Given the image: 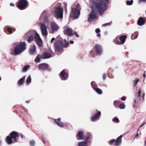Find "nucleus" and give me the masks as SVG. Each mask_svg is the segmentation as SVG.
<instances>
[{"label": "nucleus", "instance_id": "f257e3e1", "mask_svg": "<svg viewBox=\"0 0 146 146\" xmlns=\"http://www.w3.org/2000/svg\"><path fill=\"white\" fill-rule=\"evenodd\" d=\"M108 0H92L91 4L95 10L91 11L88 15V21L90 22L98 18V12L102 15L107 8Z\"/></svg>", "mask_w": 146, "mask_h": 146}, {"label": "nucleus", "instance_id": "f03ea898", "mask_svg": "<svg viewBox=\"0 0 146 146\" xmlns=\"http://www.w3.org/2000/svg\"><path fill=\"white\" fill-rule=\"evenodd\" d=\"M19 136L18 132L14 131H13L9 134V136L6 137L5 139V141L9 144L15 143L17 141V138Z\"/></svg>", "mask_w": 146, "mask_h": 146}, {"label": "nucleus", "instance_id": "7ed1b4c3", "mask_svg": "<svg viewBox=\"0 0 146 146\" xmlns=\"http://www.w3.org/2000/svg\"><path fill=\"white\" fill-rule=\"evenodd\" d=\"M54 15L57 19L62 18L63 17V9L61 7L60 3L56 5L54 9Z\"/></svg>", "mask_w": 146, "mask_h": 146}, {"label": "nucleus", "instance_id": "20e7f679", "mask_svg": "<svg viewBox=\"0 0 146 146\" xmlns=\"http://www.w3.org/2000/svg\"><path fill=\"white\" fill-rule=\"evenodd\" d=\"M37 34V32L35 31L31 30L25 34V36L26 38H28L27 42H30L34 40Z\"/></svg>", "mask_w": 146, "mask_h": 146}, {"label": "nucleus", "instance_id": "39448f33", "mask_svg": "<svg viewBox=\"0 0 146 146\" xmlns=\"http://www.w3.org/2000/svg\"><path fill=\"white\" fill-rule=\"evenodd\" d=\"M80 7L79 5H77V8H72L70 16L73 18V19H76L79 17L80 15Z\"/></svg>", "mask_w": 146, "mask_h": 146}, {"label": "nucleus", "instance_id": "423d86ee", "mask_svg": "<svg viewBox=\"0 0 146 146\" xmlns=\"http://www.w3.org/2000/svg\"><path fill=\"white\" fill-rule=\"evenodd\" d=\"M28 2L27 0H20L18 3L17 7L20 10L26 9L28 7Z\"/></svg>", "mask_w": 146, "mask_h": 146}, {"label": "nucleus", "instance_id": "0eeeda50", "mask_svg": "<svg viewBox=\"0 0 146 146\" xmlns=\"http://www.w3.org/2000/svg\"><path fill=\"white\" fill-rule=\"evenodd\" d=\"M25 46H15L14 49V53L12 55H16L21 53L26 49Z\"/></svg>", "mask_w": 146, "mask_h": 146}, {"label": "nucleus", "instance_id": "6e6552de", "mask_svg": "<svg viewBox=\"0 0 146 146\" xmlns=\"http://www.w3.org/2000/svg\"><path fill=\"white\" fill-rule=\"evenodd\" d=\"M64 34L67 35L68 36H72L73 33L71 28L68 26H66L64 27Z\"/></svg>", "mask_w": 146, "mask_h": 146}, {"label": "nucleus", "instance_id": "1a4fd4ad", "mask_svg": "<svg viewBox=\"0 0 146 146\" xmlns=\"http://www.w3.org/2000/svg\"><path fill=\"white\" fill-rule=\"evenodd\" d=\"M68 76V74L64 70H63L60 74V77L62 80H66Z\"/></svg>", "mask_w": 146, "mask_h": 146}, {"label": "nucleus", "instance_id": "9d476101", "mask_svg": "<svg viewBox=\"0 0 146 146\" xmlns=\"http://www.w3.org/2000/svg\"><path fill=\"white\" fill-rule=\"evenodd\" d=\"M40 29L42 35L44 36H46L47 35L48 32L47 30V27L44 24H42L40 25Z\"/></svg>", "mask_w": 146, "mask_h": 146}, {"label": "nucleus", "instance_id": "9b49d317", "mask_svg": "<svg viewBox=\"0 0 146 146\" xmlns=\"http://www.w3.org/2000/svg\"><path fill=\"white\" fill-rule=\"evenodd\" d=\"M50 28L52 33L57 31L59 28L57 25L54 22L51 23Z\"/></svg>", "mask_w": 146, "mask_h": 146}, {"label": "nucleus", "instance_id": "f8f14e48", "mask_svg": "<svg viewBox=\"0 0 146 146\" xmlns=\"http://www.w3.org/2000/svg\"><path fill=\"white\" fill-rule=\"evenodd\" d=\"M50 51V53L47 52H44L43 54L41 56V58L46 59L50 58L51 56V54L52 53V52L51 49Z\"/></svg>", "mask_w": 146, "mask_h": 146}, {"label": "nucleus", "instance_id": "ddd939ff", "mask_svg": "<svg viewBox=\"0 0 146 146\" xmlns=\"http://www.w3.org/2000/svg\"><path fill=\"white\" fill-rule=\"evenodd\" d=\"M96 111H97V113H96V114L92 117L91 118V120L92 121H94L96 120L101 115V113L100 111H98L97 110H96Z\"/></svg>", "mask_w": 146, "mask_h": 146}, {"label": "nucleus", "instance_id": "4468645a", "mask_svg": "<svg viewBox=\"0 0 146 146\" xmlns=\"http://www.w3.org/2000/svg\"><path fill=\"white\" fill-rule=\"evenodd\" d=\"M39 68L40 69L49 70L48 65L45 63H42L39 64Z\"/></svg>", "mask_w": 146, "mask_h": 146}, {"label": "nucleus", "instance_id": "2eb2a0df", "mask_svg": "<svg viewBox=\"0 0 146 146\" xmlns=\"http://www.w3.org/2000/svg\"><path fill=\"white\" fill-rule=\"evenodd\" d=\"M35 41L38 46H42V40L40 37L39 35L37 33L35 37Z\"/></svg>", "mask_w": 146, "mask_h": 146}, {"label": "nucleus", "instance_id": "dca6fc26", "mask_svg": "<svg viewBox=\"0 0 146 146\" xmlns=\"http://www.w3.org/2000/svg\"><path fill=\"white\" fill-rule=\"evenodd\" d=\"M76 137L78 140L83 139L84 137V132L81 131H79L76 135Z\"/></svg>", "mask_w": 146, "mask_h": 146}, {"label": "nucleus", "instance_id": "f3484780", "mask_svg": "<svg viewBox=\"0 0 146 146\" xmlns=\"http://www.w3.org/2000/svg\"><path fill=\"white\" fill-rule=\"evenodd\" d=\"M61 118H59L57 119H54V121L56 124L59 126L62 127L64 126L63 123L61 122L60 121Z\"/></svg>", "mask_w": 146, "mask_h": 146}, {"label": "nucleus", "instance_id": "a211bd4d", "mask_svg": "<svg viewBox=\"0 0 146 146\" xmlns=\"http://www.w3.org/2000/svg\"><path fill=\"white\" fill-rule=\"evenodd\" d=\"M122 135H120L118 137L116 140H115V145L118 146L121 143V139L122 137Z\"/></svg>", "mask_w": 146, "mask_h": 146}, {"label": "nucleus", "instance_id": "6ab92c4d", "mask_svg": "<svg viewBox=\"0 0 146 146\" xmlns=\"http://www.w3.org/2000/svg\"><path fill=\"white\" fill-rule=\"evenodd\" d=\"M145 20L142 17H141L139 18L137 21L138 25L140 26L143 25L145 23Z\"/></svg>", "mask_w": 146, "mask_h": 146}, {"label": "nucleus", "instance_id": "aec40b11", "mask_svg": "<svg viewBox=\"0 0 146 146\" xmlns=\"http://www.w3.org/2000/svg\"><path fill=\"white\" fill-rule=\"evenodd\" d=\"M127 36L125 35L121 36L119 37V39L120 41V44H123L125 42Z\"/></svg>", "mask_w": 146, "mask_h": 146}, {"label": "nucleus", "instance_id": "412c9836", "mask_svg": "<svg viewBox=\"0 0 146 146\" xmlns=\"http://www.w3.org/2000/svg\"><path fill=\"white\" fill-rule=\"evenodd\" d=\"M36 46H33L29 50V52L30 54H33L34 52H36Z\"/></svg>", "mask_w": 146, "mask_h": 146}, {"label": "nucleus", "instance_id": "4be33fe9", "mask_svg": "<svg viewBox=\"0 0 146 146\" xmlns=\"http://www.w3.org/2000/svg\"><path fill=\"white\" fill-rule=\"evenodd\" d=\"M25 76H24L20 78L19 80L18 81V82L17 84L19 86H21L23 84L24 81L25 80Z\"/></svg>", "mask_w": 146, "mask_h": 146}, {"label": "nucleus", "instance_id": "5701e85b", "mask_svg": "<svg viewBox=\"0 0 146 146\" xmlns=\"http://www.w3.org/2000/svg\"><path fill=\"white\" fill-rule=\"evenodd\" d=\"M96 52L98 54H100L102 52V48L100 46H95Z\"/></svg>", "mask_w": 146, "mask_h": 146}, {"label": "nucleus", "instance_id": "b1692460", "mask_svg": "<svg viewBox=\"0 0 146 146\" xmlns=\"http://www.w3.org/2000/svg\"><path fill=\"white\" fill-rule=\"evenodd\" d=\"M55 52H59L60 51L62 48V47L66 48L67 46H55Z\"/></svg>", "mask_w": 146, "mask_h": 146}, {"label": "nucleus", "instance_id": "393cba45", "mask_svg": "<svg viewBox=\"0 0 146 146\" xmlns=\"http://www.w3.org/2000/svg\"><path fill=\"white\" fill-rule=\"evenodd\" d=\"M120 103V101L119 100H115L113 102L114 106L116 108H118Z\"/></svg>", "mask_w": 146, "mask_h": 146}, {"label": "nucleus", "instance_id": "a878e982", "mask_svg": "<svg viewBox=\"0 0 146 146\" xmlns=\"http://www.w3.org/2000/svg\"><path fill=\"white\" fill-rule=\"evenodd\" d=\"M31 81V76L30 75L26 79V83L27 85H29Z\"/></svg>", "mask_w": 146, "mask_h": 146}, {"label": "nucleus", "instance_id": "bb28decb", "mask_svg": "<svg viewBox=\"0 0 146 146\" xmlns=\"http://www.w3.org/2000/svg\"><path fill=\"white\" fill-rule=\"evenodd\" d=\"M26 43L25 42H22L19 43L18 42H16L15 43V46H25Z\"/></svg>", "mask_w": 146, "mask_h": 146}, {"label": "nucleus", "instance_id": "cd10ccee", "mask_svg": "<svg viewBox=\"0 0 146 146\" xmlns=\"http://www.w3.org/2000/svg\"><path fill=\"white\" fill-rule=\"evenodd\" d=\"M78 146H87L86 142H81L78 143Z\"/></svg>", "mask_w": 146, "mask_h": 146}, {"label": "nucleus", "instance_id": "c85d7f7f", "mask_svg": "<svg viewBox=\"0 0 146 146\" xmlns=\"http://www.w3.org/2000/svg\"><path fill=\"white\" fill-rule=\"evenodd\" d=\"M91 84L92 87L94 88V90L97 88V86L94 81L92 82Z\"/></svg>", "mask_w": 146, "mask_h": 146}, {"label": "nucleus", "instance_id": "c756f323", "mask_svg": "<svg viewBox=\"0 0 146 146\" xmlns=\"http://www.w3.org/2000/svg\"><path fill=\"white\" fill-rule=\"evenodd\" d=\"M139 78H137L133 81V86H137V83L139 81Z\"/></svg>", "mask_w": 146, "mask_h": 146}, {"label": "nucleus", "instance_id": "7c9ffc66", "mask_svg": "<svg viewBox=\"0 0 146 146\" xmlns=\"http://www.w3.org/2000/svg\"><path fill=\"white\" fill-rule=\"evenodd\" d=\"M5 30H7L8 31V32L10 34L12 33L13 31H15V30H14V29H12L9 27L5 28Z\"/></svg>", "mask_w": 146, "mask_h": 146}, {"label": "nucleus", "instance_id": "2f4dec72", "mask_svg": "<svg viewBox=\"0 0 146 146\" xmlns=\"http://www.w3.org/2000/svg\"><path fill=\"white\" fill-rule=\"evenodd\" d=\"M125 104L123 103H122L119 104V108L121 109H124L125 108Z\"/></svg>", "mask_w": 146, "mask_h": 146}, {"label": "nucleus", "instance_id": "473e14b6", "mask_svg": "<svg viewBox=\"0 0 146 146\" xmlns=\"http://www.w3.org/2000/svg\"><path fill=\"white\" fill-rule=\"evenodd\" d=\"M94 90L98 94H101L102 93V90L99 88H96Z\"/></svg>", "mask_w": 146, "mask_h": 146}, {"label": "nucleus", "instance_id": "72a5a7b5", "mask_svg": "<svg viewBox=\"0 0 146 146\" xmlns=\"http://www.w3.org/2000/svg\"><path fill=\"white\" fill-rule=\"evenodd\" d=\"M112 121L115 123H117L119 122V119L116 117H114L112 119Z\"/></svg>", "mask_w": 146, "mask_h": 146}, {"label": "nucleus", "instance_id": "f704fd0d", "mask_svg": "<svg viewBox=\"0 0 146 146\" xmlns=\"http://www.w3.org/2000/svg\"><path fill=\"white\" fill-rule=\"evenodd\" d=\"M29 68L30 66L29 65H27L25 66L23 68V72H26L28 70V68Z\"/></svg>", "mask_w": 146, "mask_h": 146}, {"label": "nucleus", "instance_id": "c9c22d12", "mask_svg": "<svg viewBox=\"0 0 146 146\" xmlns=\"http://www.w3.org/2000/svg\"><path fill=\"white\" fill-rule=\"evenodd\" d=\"M114 143H115V140L113 139L110 141H109V143L111 145H115V143L114 144Z\"/></svg>", "mask_w": 146, "mask_h": 146}, {"label": "nucleus", "instance_id": "e433bc0d", "mask_svg": "<svg viewBox=\"0 0 146 146\" xmlns=\"http://www.w3.org/2000/svg\"><path fill=\"white\" fill-rule=\"evenodd\" d=\"M133 3V0H131V1H127L126 2V4L127 5H131Z\"/></svg>", "mask_w": 146, "mask_h": 146}, {"label": "nucleus", "instance_id": "4c0bfd02", "mask_svg": "<svg viewBox=\"0 0 146 146\" xmlns=\"http://www.w3.org/2000/svg\"><path fill=\"white\" fill-rule=\"evenodd\" d=\"M30 145L31 146H34L35 144V142L34 140H31L29 142Z\"/></svg>", "mask_w": 146, "mask_h": 146}, {"label": "nucleus", "instance_id": "58836bf2", "mask_svg": "<svg viewBox=\"0 0 146 146\" xmlns=\"http://www.w3.org/2000/svg\"><path fill=\"white\" fill-rule=\"evenodd\" d=\"M40 59L38 57V56L35 58V61L37 63L39 62H40Z\"/></svg>", "mask_w": 146, "mask_h": 146}, {"label": "nucleus", "instance_id": "ea45409f", "mask_svg": "<svg viewBox=\"0 0 146 146\" xmlns=\"http://www.w3.org/2000/svg\"><path fill=\"white\" fill-rule=\"evenodd\" d=\"M138 35L136 34L133 35L131 36V38L132 39H135L137 38Z\"/></svg>", "mask_w": 146, "mask_h": 146}, {"label": "nucleus", "instance_id": "a19ab883", "mask_svg": "<svg viewBox=\"0 0 146 146\" xmlns=\"http://www.w3.org/2000/svg\"><path fill=\"white\" fill-rule=\"evenodd\" d=\"M62 42L60 40L57 41L56 42V44H57V45L55 44V46H61L62 44Z\"/></svg>", "mask_w": 146, "mask_h": 146}, {"label": "nucleus", "instance_id": "79ce46f5", "mask_svg": "<svg viewBox=\"0 0 146 146\" xmlns=\"http://www.w3.org/2000/svg\"><path fill=\"white\" fill-rule=\"evenodd\" d=\"M90 136H88L85 138V142H87V143H88V141H87V140H88L89 139H90Z\"/></svg>", "mask_w": 146, "mask_h": 146}, {"label": "nucleus", "instance_id": "37998d69", "mask_svg": "<svg viewBox=\"0 0 146 146\" xmlns=\"http://www.w3.org/2000/svg\"><path fill=\"white\" fill-rule=\"evenodd\" d=\"M141 94V91L140 90H139L138 91V93L137 94V97H139V98H140V96Z\"/></svg>", "mask_w": 146, "mask_h": 146}, {"label": "nucleus", "instance_id": "c03bdc74", "mask_svg": "<svg viewBox=\"0 0 146 146\" xmlns=\"http://www.w3.org/2000/svg\"><path fill=\"white\" fill-rule=\"evenodd\" d=\"M111 25V23H108L102 25V26L104 27H106L107 26H110Z\"/></svg>", "mask_w": 146, "mask_h": 146}, {"label": "nucleus", "instance_id": "a18cd8bd", "mask_svg": "<svg viewBox=\"0 0 146 146\" xmlns=\"http://www.w3.org/2000/svg\"><path fill=\"white\" fill-rule=\"evenodd\" d=\"M64 43L65 44V46H68L69 44V42L66 41V40H64Z\"/></svg>", "mask_w": 146, "mask_h": 146}, {"label": "nucleus", "instance_id": "49530a36", "mask_svg": "<svg viewBox=\"0 0 146 146\" xmlns=\"http://www.w3.org/2000/svg\"><path fill=\"white\" fill-rule=\"evenodd\" d=\"M100 31V30L99 29H97L95 30L96 32L97 33H99Z\"/></svg>", "mask_w": 146, "mask_h": 146}, {"label": "nucleus", "instance_id": "de8ad7c7", "mask_svg": "<svg viewBox=\"0 0 146 146\" xmlns=\"http://www.w3.org/2000/svg\"><path fill=\"white\" fill-rule=\"evenodd\" d=\"M103 77L104 80H105L106 77V75L105 73H104L103 75Z\"/></svg>", "mask_w": 146, "mask_h": 146}, {"label": "nucleus", "instance_id": "09e8293b", "mask_svg": "<svg viewBox=\"0 0 146 146\" xmlns=\"http://www.w3.org/2000/svg\"><path fill=\"white\" fill-rule=\"evenodd\" d=\"M139 3L141 2H143L144 3H146V0H139Z\"/></svg>", "mask_w": 146, "mask_h": 146}, {"label": "nucleus", "instance_id": "8fccbe9b", "mask_svg": "<svg viewBox=\"0 0 146 146\" xmlns=\"http://www.w3.org/2000/svg\"><path fill=\"white\" fill-rule=\"evenodd\" d=\"M126 99V98L125 97H123L121 98V100L122 101H125Z\"/></svg>", "mask_w": 146, "mask_h": 146}, {"label": "nucleus", "instance_id": "3c124183", "mask_svg": "<svg viewBox=\"0 0 146 146\" xmlns=\"http://www.w3.org/2000/svg\"><path fill=\"white\" fill-rule=\"evenodd\" d=\"M55 40V38H52L50 42L53 43V41H54Z\"/></svg>", "mask_w": 146, "mask_h": 146}, {"label": "nucleus", "instance_id": "603ef678", "mask_svg": "<svg viewBox=\"0 0 146 146\" xmlns=\"http://www.w3.org/2000/svg\"><path fill=\"white\" fill-rule=\"evenodd\" d=\"M93 51L92 50L90 52V55H92L93 54Z\"/></svg>", "mask_w": 146, "mask_h": 146}, {"label": "nucleus", "instance_id": "864d4df0", "mask_svg": "<svg viewBox=\"0 0 146 146\" xmlns=\"http://www.w3.org/2000/svg\"><path fill=\"white\" fill-rule=\"evenodd\" d=\"M74 34L76 36H77V37H79L78 35L76 32H74Z\"/></svg>", "mask_w": 146, "mask_h": 146}, {"label": "nucleus", "instance_id": "5fc2aeb1", "mask_svg": "<svg viewBox=\"0 0 146 146\" xmlns=\"http://www.w3.org/2000/svg\"><path fill=\"white\" fill-rule=\"evenodd\" d=\"M70 44H72L74 42L73 41H72V40H70Z\"/></svg>", "mask_w": 146, "mask_h": 146}, {"label": "nucleus", "instance_id": "6e6d98bb", "mask_svg": "<svg viewBox=\"0 0 146 146\" xmlns=\"http://www.w3.org/2000/svg\"><path fill=\"white\" fill-rule=\"evenodd\" d=\"M146 123H143L140 126V127H142L143 125H144V124H145Z\"/></svg>", "mask_w": 146, "mask_h": 146}, {"label": "nucleus", "instance_id": "4d7b16f0", "mask_svg": "<svg viewBox=\"0 0 146 146\" xmlns=\"http://www.w3.org/2000/svg\"><path fill=\"white\" fill-rule=\"evenodd\" d=\"M100 36V33H98L97 34V37H99V36Z\"/></svg>", "mask_w": 146, "mask_h": 146}, {"label": "nucleus", "instance_id": "13d9d810", "mask_svg": "<svg viewBox=\"0 0 146 146\" xmlns=\"http://www.w3.org/2000/svg\"><path fill=\"white\" fill-rule=\"evenodd\" d=\"M14 5L12 3H11L10 4V5L11 6H14Z\"/></svg>", "mask_w": 146, "mask_h": 146}, {"label": "nucleus", "instance_id": "bf43d9fd", "mask_svg": "<svg viewBox=\"0 0 146 146\" xmlns=\"http://www.w3.org/2000/svg\"><path fill=\"white\" fill-rule=\"evenodd\" d=\"M138 136V134L137 133L135 135V137H137Z\"/></svg>", "mask_w": 146, "mask_h": 146}, {"label": "nucleus", "instance_id": "052dcab7", "mask_svg": "<svg viewBox=\"0 0 146 146\" xmlns=\"http://www.w3.org/2000/svg\"><path fill=\"white\" fill-rule=\"evenodd\" d=\"M25 102L27 103H29L30 102V101L28 100L26 101Z\"/></svg>", "mask_w": 146, "mask_h": 146}, {"label": "nucleus", "instance_id": "680f3d73", "mask_svg": "<svg viewBox=\"0 0 146 146\" xmlns=\"http://www.w3.org/2000/svg\"><path fill=\"white\" fill-rule=\"evenodd\" d=\"M145 94L144 93H143V94L142 98L143 99H144V96H145Z\"/></svg>", "mask_w": 146, "mask_h": 146}, {"label": "nucleus", "instance_id": "e2e57ef3", "mask_svg": "<svg viewBox=\"0 0 146 146\" xmlns=\"http://www.w3.org/2000/svg\"><path fill=\"white\" fill-rule=\"evenodd\" d=\"M143 77L144 78H145V77H146V75H145V73H144L143 74Z\"/></svg>", "mask_w": 146, "mask_h": 146}, {"label": "nucleus", "instance_id": "0e129e2a", "mask_svg": "<svg viewBox=\"0 0 146 146\" xmlns=\"http://www.w3.org/2000/svg\"><path fill=\"white\" fill-rule=\"evenodd\" d=\"M134 104H135L136 103V100H135V99H134Z\"/></svg>", "mask_w": 146, "mask_h": 146}, {"label": "nucleus", "instance_id": "69168bd1", "mask_svg": "<svg viewBox=\"0 0 146 146\" xmlns=\"http://www.w3.org/2000/svg\"><path fill=\"white\" fill-rule=\"evenodd\" d=\"M2 145V141L1 140H0V146H1Z\"/></svg>", "mask_w": 146, "mask_h": 146}, {"label": "nucleus", "instance_id": "338daca9", "mask_svg": "<svg viewBox=\"0 0 146 146\" xmlns=\"http://www.w3.org/2000/svg\"><path fill=\"white\" fill-rule=\"evenodd\" d=\"M21 137L22 139L23 138V135L22 134H21Z\"/></svg>", "mask_w": 146, "mask_h": 146}, {"label": "nucleus", "instance_id": "774afa93", "mask_svg": "<svg viewBox=\"0 0 146 146\" xmlns=\"http://www.w3.org/2000/svg\"><path fill=\"white\" fill-rule=\"evenodd\" d=\"M144 145L145 146H146V141H145Z\"/></svg>", "mask_w": 146, "mask_h": 146}]
</instances>
